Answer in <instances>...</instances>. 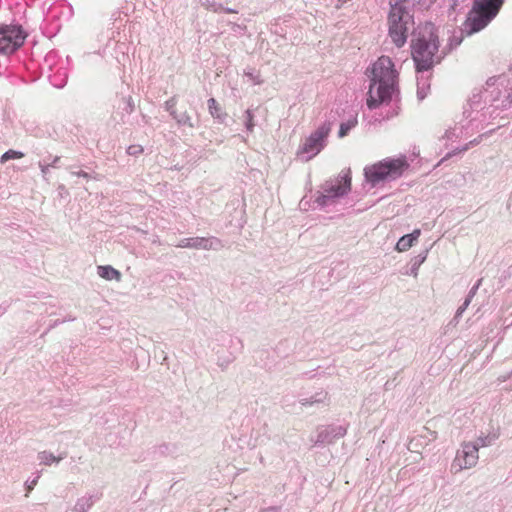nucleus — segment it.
Returning a JSON list of instances; mask_svg holds the SVG:
<instances>
[{"mask_svg": "<svg viewBox=\"0 0 512 512\" xmlns=\"http://www.w3.org/2000/svg\"><path fill=\"white\" fill-rule=\"evenodd\" d=\"M26 37L21 26L0 25V53H14L24 44Z\"/></svg>", "mask_w": 512, "mask_h": 512, "instance_id": "6", "label": "nucleus"}, {"mask_svg": "<svg viewBox=\"0 0 512 512\" xmlns=\"http://www.w3.org/2000/svg\"><path fill=\"white\" fill-rule=\"evenodd\" d=\"M479 446L472 442H463L451 463V472L457 474L464 469L476 466L479 459Z\"/></svg>", "mask_w": 512, "mask_h": 512, "instance_id": "7", "label": "nucleus"}, {"mask_svg": "<svg viewBox=\"0 0 512 512\" xmlns=\"http://www.w3.org/2000/svg\"><path fill=\"white\" fill-rule=\"evenodd\" d=\"M42 459H45L46 463H49V461H59L60 460V459H57L52 454L45 455L44 457H42Z\"/></svg>", "mask_w": 512, "mask_h": 512, "instance_id": "19", "label": "nucleus"}, {"mask_svg": "<svg viewBox=\"0 0 512 512\" xmlns=\"http://www.w3.org/2000/svg\"><path fill=\"white\" fill-rule=\"evenodd\" d=\"M488 444H489L488 437H480V438H478V443H476L475 445H478L480 448V447H485Z\"/></svg>", "mask_w": 512, "mask_h": 512, "instance_id": "18", "label": "nucleus"}, {"mask_svg": "<svg viewBox=\"0 0 512 512\" xmlns=\"http://www.w3.org/2000/svg\"><path fill=\"white\" fill-rule=\"evenodd\" d=\"M435 0H418L419 3L423 4V5H427V4H430L432 2H434Z\"/></svg>", "mask_w": 512, "mask_h": 512, "instance_id": "20", "label": "nucleus"}, {"mask_svg": "<svg viewBox=\"0 0 512 512\" xmlns=\"http://www.w3.org/2000/svg\"><path fill=\"white\" fill-rule=\"evenodd\" d=\"M98 275L106 280L114 279L116 281H120L121 279V273L117 269L109 265L98 266Z\"/></svg>", "mask_w": 512, "mask_h": 512, "instance_id": "12", "label": "nucleus"}, {"mask_svg": "<svg viewBox=\"0 0 512 512\" xmlns=\"http://www.w3.org/2000/svg\"><path fill=\"white\" fill-rule=\"evenodd\" d=\"M182 248L210 249L212 243L207 238L184 239L178 245Z\"/></svg>", "mask_w": 512, "mask_h": 512, "instance_id": "10", "label": "nucleus"}, {"mask_svg": "<svg viewBox=\"0 0 512 512\" xmlns=\"http://www.w3.org/2000/svg\"><path fill=\"white\" fill-rule=\"evenodd\" d=\"M398 72L388 56H381L371 67V80L366 104L369 109H376L391 101L397 90Z\"/></svg>", "mask_w": 512, "mask_h": 512, "instance_id": "1", "label": "nucleus"}, {"mask_svg": "<svg viewBox=\"0 0 512 512\" xmlns=\"http://www.w3.org/2000/svg\"><path fill=\"white\" fill-rule=\"evenodd\" d=\"M505 0H473L464 31L471 35L484 29L500 12Z\"/></svg>", "mask_w": 512, "mask_h": 512, "instance_id": "4", "label": "nucleus"}, {"mask_svg": "<svg viewBox=\"0 0 512 512\" xmlns=\"http://www.w3.org/2000/svg\"><path fill=\"white\" fill-rule=\"evenodd\" d=\"M351 127L352 125H350L349 123H342L339 129V136L344 137L345 135H347Z\"/></svg>", "mask_w": 512, "mask_h": 512, "instance_id": "17", "label": "nucleus"}, {"mask_svg": "<svg viewBox=\"0 0 512 512\" xmlns=\"http://www.w3.org/2000/svg\"><path fill=\"white\" fill-rule=\"evenodd\" d=\"M24 157V154L22 152H19V151H15V150H8L6 151L2 156H1V163H5L7 162L8 160H11V159H20V158H23Z\"/></svg>", "mask_w": 512, "mask_h": 512, "instance_id": "14", "label": "nucleus"}, {"mask_svg": "<svg viewBox=\"0 0 512 512\" xmlns=\"http://www.w3.org/2000/svg\"><path fill=\"white\" fill-rule=\"evenodd\" d=\"M388 35L397 47L407 41L408 32L414 26L413 15L406 7V0H392L388 15Z\"/></svg>", "mask_w": 512, "mask_h": 512, "instance_id": "3", "label": "nucleus"}, {"mask_svg": "<svg viewBox=\"0 0 512 512\" xmlns=\"http://www.w3.org/2000/svg\"><path fill=\"white\" fill-rule=\"evenodd\" d=\"M208 109L211 116L214 118L220 119L225 116V113H223L220 104L214 98H210L208 100Z\"/></svg>", "mask_w": 512, "mask_h": 512, "instance_id": "13", "label": "nucleus"}, {"mask_svg": "<svg viewBox=\"0 0 512 512\" xmlns=\"http://www.w3.org/2000/svg\"><path fill=\"white\" fill-rule=\"evenodd\" d=\"M409 168V163L405 156L398 158H385L364 168V176L367 182L375 186L376 184L394 180L403 175Z\"/></svg>", "mask_w": 512, "mask_h": 512, "instance_id": "5", "label": "nucleus"}, {"mask_svg": "<svg viewBox=\"0 0 512 512\" xmlns=\"http://www.w3.org/2000/svg\"><path fill=\"white\" fill-rule=\"evenodd\" d=\"M36 483H37V480H36V479H35V480H33V481L30 483V485L28 486V492H30V491L33 489V486H34V485H36Z\"/></svg>", "mask_w": 512, "mask_h": 512, "instance_id": "21", "label": "nucleus"}, {"mask_svg": "<svg viewBox=\"0 0 512 512\" xmlns=\"http://www.w3.org/2000/svg\"><path fill=\"white\" fill-rule=\"evenodd\" d=\"M439 48L438 36L432 25H425L411 42V55L417 71H427L436 62Z\"/></svg>", "mask_w": 512, "mask_h": 512, "instance_id": "2", "label": "nucleus"}, {"mask_svg": "<svg viewBox=\"0 0 512 512\" xmlns=\"http://www.w3.org/2000/svg\"><path fill=\"white\" fill-rule=\"evenodd\" d=\"M143 151H144V149L141 145H130L127 148V153L129 155H139V154H142Z\"/></svg>", "mask_w": 512, "mask_h": 512, "instance_id": "15", "label": "nucleus"}, {"mask_svg": "<svg viewBox=\"0 0 512 512\" xmlns=\"http://www.w3.org/2000/svg\"><path fill=\"white\" fill-rule=\"evenodd\" d=\"M351 190V170L347 169L342 172V175L337 181V184H333L324 190V194L318 198V202L321 204L326 203V199L336 198L346 195Z\"/></svg>", "mask_w": 512, "mask_h": 512, "instance_id": "9", "label": "nucleus"}, {"mask_svg": "<svg viewBox=\"0 0 512 512\" xmlns=\"http://www.w3.org/2000/svg\"><path fill=\"white\" fill-rule=\"evenodd\" d=\"M420 235V230L416 229L411 234H407L402 236L396 244V249L399 252H404L410 249L414 243L418 239Z\"/></svg>", "mask_w": 512, "mask_h": 512, "instance_id": "11", "label": "nucleus"}, {"mask_svg": "<svg viewBox=\"0 0 512 512\" xmlns=\"http://www.w3.org/2000/svg\"><path fill=\"white\" fill-rule=\"evenodd\" d=\"M82 177H88L87 173H83Z\"/></svg>", "mask_w": 512, "mask_h": 512, "instance_id": "22", "label": "nucleus"}, {"mask_svg": "<svg viewBox=\"0 0 512 512\" xmlns=\"http://www.w3.org/2000/svg\"><path fill=\"white\" fill-rule=\"evenodd\" d=\"M331 131L329 124L318 127L309 137L305 139L299 148L298 154H311L309 158L317 155L325 145V140Z\"/></svg>", "mask_w": 512, "mask_h": 512, "instance_id": "8", "label": "nucleus"}, {"mask_svg": "<svg viewBox=\"0 0 512 512\" xmlns=\"http://www.w3.org/2000/svg\"><path fill=\"white\" fill-rule=\"evenodd\" d=\"M246 116H247V123H246V127L249 131H252L253 130V127H254V122H253V113L251 110H247L246 111Z\"/></svg>", "mask_w": 512, "mask_h": 512, "instance_id": "16", "label": "nucleus"}]
</instances>
